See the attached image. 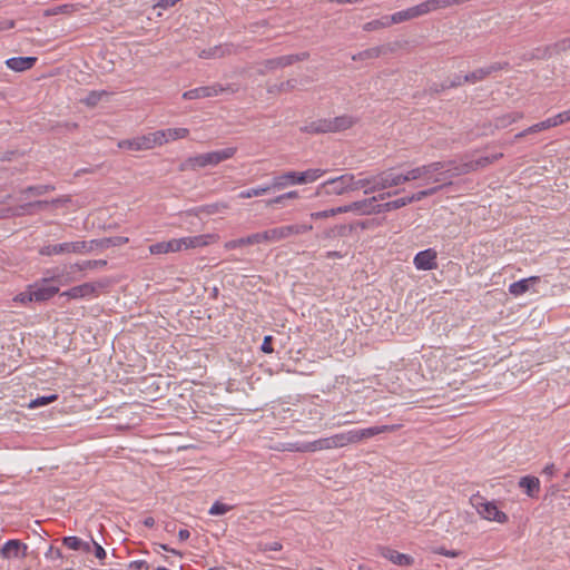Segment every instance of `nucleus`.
<instances>
[{"instance_id":"36","label":"nucleus","mask_w":570,"mask_h":570,"mask_svg":"<svg viewBox=\"0 0 570 570\" xmlns=\"http://www.w3.org/2000/svg\"><path fill=\"white\" fill-rule=\"evenodd\" d=\"M271 190H274V187H272V183L266 186H259V187L250 188L247 190H243L238 194V197L243 198V199L258 197V196L267 194Z\"/></svg>"},{"instance_id":"5","label":"nucleus","mask_w":570,"mask_h":570,"mask_svg":"<svg viewBox=\"0 0 570 570\" xmlns=\"http://www.w3.org/2000/svg\"><path fill=\"white\" fill-rule=\"evenodd\" d=\"M446 165H451V163L434 161L411 168L405 171V179H407V181L423 180V184L441 183L443 180L444 173L439 171L444 169Z\"/></svg>"},{"instance_id":"24","label":"nucleus","mask_w":570,"mask_h":570,"mask_svg":"<svg viewBox=\"0 0 570 570\" xmlns=\"http://www.w3.org/2000/svg\"><path fill=\"white\" fill-rule=\"evenodd\" d=\"M263 236H264V232L255 233L247 237H243V238H238V239H233V240L225 243V248L230 250V249H235V248L242 247V246L265 243V238H263Z\"/></svg>"},{"instance_id":"29","label":"nucleus","mask_w":570,"mask_h":570,"mask_svg":"<svg viewBox=\"0 0 570 570\" xmlns=\"http://www.w3.org/2000/svg\"><path fill=\"white\" fill-rule=\"evenodd\" d=\"M538 282H539L538 276H532L529 278L520 279L518 282L512 283L509 286V292H510V294H512L514 296L522 295L525 292H528L533 284H535Z\"/></svg>"},{"instance_id":"32","label":"nucleus","mask_w":570,"mask_h":570,"mask_svg":"<svg viewBox=\"0 0 570 570\" xmlns=\"http://www.w3.org/2000/svg\"><path fill=\"white\" fill-rule=\"evenodd\" d=\"M450 163H451V165H446L445 166V167H450V168L444 173V175L448 174V173H451L449 175V178H452V177H455V176L465 175V174H469L471 171H474V167H473V164H472L471 160L462 163V164L456 165V166L453 165V161H450Z\"/></svg>"},{"instance_id":"58","label":"nucleus","mask_w":570,"mask_h":570,"mask_svg":"<svg viewBox=\"0 0 570 570\" xmlns=\"http://www.w3.org/2000/svg\"><path fill=\"white\" fill-rule=\"evenodd\" d=\"M129 570H149V564L145 560H135L128 564Z\"/></svg>"},{"instance_id":"8","label":"nucleus","mask_w":570,"mask_h":570,"mask_svg":"<svg viewBox=\"0 0 570 570\" xmlns=\"http://www.w3.org/2000/svg\"><path fill=\"white\" fill-rule=\"evenodd\" d=\"M238 91V87L234 83H227V85H220V83H214L210 86H204L190 89L188 91H185L183 94V98L186 100H194V99H200V98H209V97H216L222 94H235Z\"/></svg>"},{"instance_id":"1","label":"nucleus","mask_w":570,"mask_h":570,"mask_svg":"<svg viewBox=\"0 0 570 570\" xmlns=\"http://www.w3.org/2000/svg\"><path fill=\"white\" fill-rule=\"evenodd\" d=\"M384 430H350L348 432L337 433L328 438H322L311 442H287L282 443L277 450L289 452H316L325 449L345 446L350 443L368 439Z\"/></svg>"},{"instance_id":"16","label":"nucleus","mask_w":570,"mask_h":570,"mask_svg":"<svg viewBox=\"0 0 570 570\" xmlns=\"http://www.w3.org/2000/svg\"><path fill=\"white\" fill-rule=\"evenodd\" d=\"M118 147L121 149L129 150H148L153 149L155 146V139H153V135L147 134L144 136L135 137L131 139H124L118 142Z\"/></svg>"},{"instance_id":"59","label":"nucleus","mask_w":570,"mask_h":570,"mask_svg":"<svg viewBox=\"0 0 570 570\" xmlns=\"http://www.w3.org/2000/svg\"><path fill=\"white\" fill-rule=\"evenodd\" d=\"M466 81H463V77L461 76H455L452 80L450 81H446L442 85V88H454V87H459V86H462L463 83H465Z\"/></svg>"},{"instance_id":"17","label":"nucleus","mask_w":570,"mask_h":570,"mask_svg":"<svg viewBox=\"0 0 570 570\" xmlns=\"http://www.w3.org/2000/svg\"><path fill=\"white\" fill-rule=\"evenodd\" d=\"M106 283L97 282V283H83L81 285L75 286L63 293L61 296H66L68 298L77 299L86 296L94 295L98 292L99 288H104Z\"/></svg>"},{"instance_id":"18","label":"nucleus","mask_w":570,"mask_h":570,"mask_svg":"<svg viewBox=\"0 0 570 570\" xmlns=\"http://www.w3.org/2000/svg\"><path fill=\"white\" fill-rule=\"evenodd\" d=\"M507 67V62H494L491 63L490 66L479 68L470 73H466L465 76H463V81H468L469 83H475L484 80L487 77Z\"/></svg>"},{"instance_id":"48","label":"nucleus","mask_w":570,"mask_h":570,"mask_svg":"<svg viewBox=\"0 0 570 570\" xmlns=\"http://www.w3.org/2000/svg\"><path fill=\"white\" fill-rule=\"evenodd\" d=\"M55 187L52 185H38V186H30L26 189H23L22 194H32L35 196H41L48 191L53 190Z\"/></svg>"},{"instance_id":"21","label":"nucleus","mask_w":570,"mask_h":570,"mask_svg":"<svg viewBox=\"0 0 570 570\" xmlns=\"http://www.w3.org/2000/svg\"><path fill=\"white\" fill-rule=\"evenodd\" d=\"M436 252L432 248L419 252L414 257V265L421 271H431L436 268Z\"/></svg>"},{"instance_id":"61","label":"nucleus","mask_w":570,"mask_h":570,"mask_svg":"<svg viewBox=\"0 0 570 570\" xmlns=\"http://www.w3.org/2000/svg\"><path fill=\"white\" fill-rule=\"evenodd\" d=\"M297 86L296 79H289L279 85V91H291Z\"/></svg>"},{"instance_id":"49","label":"nucleus","mask_w":570,"mask_h":570,"mask_svg":"<svg viewBox=\"0 0 570 570\" xmlns=\"http://www.w3.org/2000/svg\"><path fill=\"white\" fill-rule=\"evenodd\" d=\"M387 170H389V184H390L391 188L407 183V179H405V177H406L405 173L396 174L392 169H387Z\"/></svg>"},{"instance_id":"41","label":"nucleus","mask_w":570,"mask_h":570,"mask_svg":"<svg viewBox=\"0 0 570 570\" xmlns=\"http://www.w3.org/2000/svg\"><path fill=\"white\" fill-rule=\"evenodd\" d=\"M341 213H347L346 205L345 206H341V207H336V208H332V209H326V210H322V212L312 213L311 217L314 218V219H321V218L332 217V216H335V215L341 214Z\"/></svg>"},{"instance_id":"50","label":"nucleus","mask_w":570,"mask_h":570,"mask_svg":"<svg viewBox=\"0 0 570 570\" xmlns=\"http://www.w3.org/2000/svg\"><path fill=\"white\" fill-rule=\"evenodd\" d=\"M233 509L232 505H227L225 503H222L220 501H215L213 505L210 507L208 513L210 515H223L230 511Z\"/></svg>"},{"instance_id":"63","label":"nucleus","mask_w":570,"mask_h":570,"mask_svg":"<svg viewBox=\"0 0 570 570\" xmlns=\"http://www.w3.org/2000/svg\"><path fill=\"white\" fill-rule=\"evenodd\" d=\"M14 20H0V31L14 28Z\"/></svg>"},{"instance_id":"2","label":"nucleus","mask_w":570,"mask_h":570,"mask_svg":"<svg viewBox=\"0 0 570 570\" xmlns=\"http://www.w3.org/2000/svg\"><path fill=\"white\" fill-rule=\"evenodd\" d=\"M212 235H198L183 238H174L168 242H159L149 246V252L153 255H160L167 253H176L183 249L203 247L209 244Z\"/></svg>"},{"instance_id":"30","label":"nucleus","mask_w":570,"mask_h":570,"mask_svg":"<svg viewBox=\"0 0 570 570\" xmlns=\"http://www.w3.org/2000/svg\"><path fill=\"white\" fill-rule=\"evenodd\" d=\"M62 544L71 550L91 551V544L89 542H83L80 538L75 535L63 537Z\"/></svg>"},{"instance_id":"23","label":"nucleus","mask_w":570,"mask_h":570,"mask_svg":"<svg viewBox=\"0 0 570 570\" xmlns=\"http://www.w3.org/2000/svg\"><path fill=\"white\" fill-rule=\"evenodd\" d=\"M129 242L128 237L124 236H114V237H106L101 239H92L90 242H87L88 253L92 252L95 248H109L115 246H122Z\"/></svg>"},{"instance_id":"44","label":"nucleus","mask_w":570,"mask_h":570,"mask_svg":"<svg viewBox=\"0 0 570 570\" xmlns=\"http://www.w3.org/2000/svg\"><path fill=\"white\" fill-rule=\"evenodd\" d=\"M503 155L502 154H495L493 156H484V157H480L479 159L476 160H471L472 164H473V167H474V171L480 169V168H484L487 166H489L490 164L494 163L495 160L500 159Z\"/></svg>"},{"instance_id":"39","label":"nucleus","mask_w":570,"mask_h":570,"mask_svg":"<svg viewBox=\"0 0 570 570\" xmlns=\"http://www.w3.org/2000/svg\"><path fill=\"white\" fill-rule=\"evenodd\" d=\"M441 189V186H435V187H432V188H429V189H424V190H420L411 196H406L405 197V200H406V205L413 203V202H420L422 200L423 198L428 197V196H432L434 195L435 193H438L439 190Z\"/></svg>"},{"instance_id":"35","label":"nucleus","mask_w":570,"mask_h":570,"mask_svg":"<svg viewBox=\"0 0 570 570\" xmlns=\"http://www.w3.org/2000/svg\"><path fill=\"white\" fill-rule=\"evenodd\" d=\"M404 206H406L405 197H401V198H397V199H394L391 202L377 204L376 212H377V214H381V213H385V212L395 210V209L402 208Z\"/></svg>"},{"instance_id":"60","label":"nucleus","mask_w":570,"mask_h":570,"mask_svg":"<svg viewBox=\"0 0 570 570\" xmlns=\"http://www.w3.org/2000/svg\"><path fill=\"white\" fill-rule=\"evenodd\" d=\"M272 341H273V337L271 335H267L264 337V341H263V344L261 346V350L264 352V353H267V354H271L273 353V346H272Z\"/></svg>"},{"instance_id":"9","label":"nucleus","mask_w":570,"mask_h":570,"mask_svg":"<svg viewBox=\"0 0 570 570\" xmlns=\"http://www.w3.org/2000/svg\"><path fill=\"white\" fill-rule=\"evenodd\" d=\"M470 501L483 519L499 523H504L508 521V515L500 511L494 502L487 501L481 495H473Z\"/></svg>"},{"instance_id":"52","label":"nucleus","mask_w":570,"mask_h":570,"mask_svg":"<svg viewBox=\"0 0 570 570\" xmlns=\"http://www.w3.org/2000/svg\"><path fill=\"white\" fill-rule=\"evenodd\" d=\"M570 120V109L562 111L550 118L552 127H557Z\"/></svg>"},{"instance_id":"33","label":"nucleus","mask_w":570,"mask_h":570,"mask_svg":"<svg viewBox=\"0 0 570 570\" xmlns=\"http://www.w3.org/2000/svg\"><path fill=\"white\" fill-rule=\"evenodd\" d=\"M522 118H523V112H521V111L509 112V114H505V115H502V116L495 118L494 126H495V128H499V129L505 128L509 125H511Z\"/></svg>"},{"instance_id":"45","label":"nucleus","mask_w":570,"mask_h":570,"mask_svg":"<svg viewBox=\"0 0 570 570\" xmlns=\"http://www.w3.org/2000/svg\"><path fill=\"white\" fill-rule=\"evenodd\" d=\"M415 8L419 17L428 14L438 10L436 0H426L415 6Z\"/></svg>"},{"instance_id":"6","label":"nucleus","mask_w":570,"mask_h":570,"mask_svg":"<svg viewBox=\"0 0 570 570\" xmlns=\"http://www.w3.org/2000/svg\"><path fill=\"white\" fill-rule=\"evenodd\" d=\"M356 119L350 115H342L333 119H318L311 122L305 127V130L311 134L320 132H336L351 128Z\"/></svg>"},{"instance_id":"57","label":"nucleus","mask_w":570,"mask_h":570,"mask_svg":"<svg viewBox=\"0 0 570 570\" xmlns=\"http://www.w3.org/2000/svg\"><path fill=\"white\" fill-rule=\"evenodd\" d=\"M45 557L50 560H58V559H62V552L59 548H55L53 546H50L48 551L45 553Z\"/></svg>"},{"instance_id":"7","label":"nucleus","mask_w":570,"mask_h":570,"mask_svg":"<svg viewBox=\"0 0 570 570\" xmlns=\"http://www.w3.org/2000/svg\"><path fill=\"white\" fill-rule=\"evenodd\" d=\"M313 229L312 224H292L285 226L274 227L267 230H264L265 243H277L281 240L288 239L293 236L302 235L308 233Z\"/></svg>"},{"instance_id":"3","label":"nucleus","mask_w":570,"mask_h":570,"mask_svg":"<svg viewBox=\"0 0 570 570\" xmlns=\"http://www.w3.org/2000/svg\"><path fill=\"white\" fill-rule=\"evenodd\" d=\"M235 147H227L222 150H215L206 154L196 155L184 160L179 169L185 170H196L198 168H204L207 166H216L219 163L232 158L236 154Z\"/></svg>"},{"instance_id":"38","label":"nucleus","mask_w":570,"mask_h":570,"mask_svg":"<svg viewBox=\"0 0 570 570\" xmlns=\"http://www.w3.org/2000/svg\"><path fill=\"white\" fill-rule=\"evenodd\" d=\"M47 206H49L48 200H37V202L28 203V204H24V205H21L18 207L17 215L32 214L33 209H43Z\"/></svg>"},{"instance_id":"22","label":"nucleus","mask_w":570,"mask_h":570,"mask_svg":"<svg viewBox=\"0 0 570 570\" xmlns=\"http://www.w3.org/2000/svg\"><path fill=\"white\" fill-rule=\"evenodd\" d=\"M570 49V37L562 39L551 46H547L543 49L538 48L533 53L534 58L544 59L550 58L553 55L560 53L562 51H567Z\"/></svg>"},{"instance_id":"4","label":"nucleus","mask_w":570,"mask_h":570,"mask_svg":"<svg viewBox=\"0 0 570 570\" xmlns=\"http://www.w3.org/2000/svg\"><path fill=\"white\" fill-rule=\"evenodd\" d=\"M325 173L326 170L320 168H311L302 173L286 171L273 177L272 187H274V190H282L288 186L313 183Z\"/></svg>"},{"instance_id":"25","label":"nucleus","mask_w":570,"mask_h":570,"mask_svg":"<svg viewBox=\"0 0 570 570\" xmlns=\"http://www.w3.org/2000/svg\"><path fill=\"white\" fill-rule=\"evenodd\" d=\"M36 57H13L6 60V65L13 71H24L33 67Z\"/></svg>"},{"instance_id":"14","label":"nucleus","mask_w":570,"mask_h":570,"mask_svg":"<svg viewBox=\"0 0 570 570\" xmlns=\"http://www.w3.org/2000/svg\"><path fill=\"white\" fill-rule=\"evenodd\" d=\"M50 282H55V279H47V275L45 273L43 277L39 282L31 285L36 302L48 301L59 292V287L50 285Z\"/></svg>"},{"instance_id":"28","label":"nucleus","mask_w":570,"mask_h":570,"mask_svg":"<svg viewBox=\"0 0 570 570\" xmlns=\"http://www.w3.org/2000/svg\"><path fill=\"white\" fill-rule=\"evenodd\" d=\"M389 51H393V48L390 45L377 46L358 52L357 55L353 56V60L374 59L387 53Z\"/></svg>"},{"instance_id":"40","label":"nucleus","mask_w":570,"mask_h":570,"mask_svg":"<svg viewBox=\"0 0 570 570\" xmlns=\"http://www.w3.org/2000/svg\"><path fill=\"white\" fill-rule=\"evenodd\" d=\"M229 205L227 203H214L204 205L199 208L200 213H205L207 215H213L217 213H223L224 210L228 209Z\"/></svg>"},{"instance_id":"27","label":"nucleus","mask_w":570,"mask_h":570,"mask_svg":"<svg viewBox=\"0 0 570 570\" xmlns=\"http://www.w3.org/2000/svg\"><path fill=\"white\" fill-rule=\"evenodd\" d=\"M383 557L393 562L394 564L402 566V567H409L412 566L414 562V559L405 553H401L396 550L392 549H385L383 551Z\"/></svg>"},{"instance_id":"53","label":"nucleus","mask_w":570,"mask_h":570,"mask_svg":"<svg viewBox=\"0 0 570 570\" xmlns=\"http://www.w3.org/2000/svg\"><path fill=\"white\" fill-rule=\"evenodd\" d=\"M91 549H94L95 557L99 559L100 561L105 560L107 558V552L102 548L101 544L96 542L94 539H91Z\"/></svg>"},{"instance_id":"15","label":"nucleus","mask_w":570,"mask_h":570,"mask_svg":"<svg viewBox=\"0 0 570 570\" xmlns=\"http://www.w3.org/2000/svg\"><path fill=\"white\" fill-rule=\"evenodd\" d=\"M28 556V546L18 539L8 540L0 549L3 559H23Z\"/></svg>"},{"instance_id":"19","label":"nucleus","mask_w":570,"mask_h":570,"mask_svg":"<svg viewBox=\"0 0 570 570\" xmlns=\"http://www.w3.org/2000/svg\"><path fill=\"white\" fill-rule=\"evenodd\" d=\"M189 134L187 128H168L151 132L155 146H161L168 141L186 138Z\"/></svg>"},{"instance_id":"11","label":"nucleus","mask_w":570,"mask_h":570,"mask_svg":"<svg viewBox=\"0 0 570 570\" xmlns=\"http://www.w3.org/2000/svg\"><path fill=\"white\" fill-rule=\"evenodd\" d=\"M354 175L344 174L336 178H331L322 184L321 188L326 195H343L353 191Z\"/></svg>"},{"instance_id":"37","label":"nucleus","mask_w":570,"mask_h":570,"mask_svg":"<svg viewBox=\"0 0 570 570\" xmlns=\"http://www.w3.org/2000/svg\"><path fill=\"white\" fill-rule=\"evenodd\" d=\"M373 183L374 185L372 187V190H375V193L391 188L389 184V170H384L374 175Z\"/></svg>"},{"instance_id":"42","label":"nucleus","mask_w":570,"mask_h":570,"mask_svg":"<svg viewBox=\"0 0 570 570\" xmlns=\"http://www.w3.org/2000/svg\"><path fill=\"white\" fill-rule=\"evenodd\" d=\"M58 400V394H50V395H46V396H38L33 400H31L28 404V407L29 409H37L39 406H43V405H47L51 402H55Z\"/></svg>"},{"instance_id":"43","label":"nucleus","mask_w":570,"mask_h":570,"mask_svg":"<svg viewBox=\"0 0 570 570\" xmlns=\"http://www.w3.org/2000/svg\"><path fill=\"white\" fill-rule=\"evenodd\" d=\"M391 26V21H390V18L389 16H385L381 19H376V20H372L370 22H366L364 24V30L365 31H373V30H377V29H381V28H386Z\"/></svg>"},{"instance_id":"64","label":"nucleus","mask_w":570,"mask_h":570,"mask_svg":"<svg viewBox=\"0 0 570 570\" xmlns=\"http://www.w3.org/2000/svg\"><path fill=\"white\" fill-rule=\"evenodd\" d=\"M68 202H70V198L68 196H62V197L52 199L51 202H49V205L57 207V206H59L61 204H66Z\"/></svg>"},{"instance_id":"34","label":"nucleus","mask_w":570,"mask_h":570,"mask_svg":"<svg viewBox=\"0 0 570 570\" xmlns=\"http://www.w3.org/2000/svg\"><path fill=\"white\" fill-rule=\"evenodd\" d=\"M373 180L374 175L358 179H356V177L354 176L353 191L363 189L365 195L375 193V190H372V187L374 185Z\"/></svg>"},{"instance_id":"10","label":"nucleus","mask_w":570,"mask_h":570,"mask_svg":"<svg viewBox=\"0 0 570 570\" xmlns=\"http://www.w3.org/2000/svg\"><path fill=\"white\" fill-rule=\"evenodd\" d=\"M88 247L86 240H78V242H69V243H62V244H55V245H46L40 248L39 253L43 256H53V255H61V254H86L88 253Z\"/></svg>"},{"instance_id":"26","label":"nucleus","mask_w":570,"mask_h":570,"mask_svg":"<svg viewBox=\"0 0 570 570\" xmlns=\"http://www.w3.org/2000/svg\"><path fill=\"white\" fill-rule=\"evenodd\" d=\"M519 487L524 490L528 497L538 498L540 492V480L533 475H525L519 480Z\"/></svg>"},{"instance_id":"51","label":"nucleus","mask_w":570,"mask_h":570,"mask_svg":"<svg viewBox=\"0 0 570 570\" xmlns=\"http://www.w3.org/2000/svg\"><path fill=\"white\" fill-rule=\"evenodd\" d=\"M80 266V272L87 271V269H96V268H102L107 265V261L105 259H97V261H85L81 263H78Z\"/></svg>"},{"instance_id":"13","label":"nucleus","mask_w":570,"mask_h":570,"mask_svg":"<svg viewBox=\"0 0 570 570\" xmlns=\"http://www.w3.org/2000/svg\"><path fill=\"white\" fill-rule=\"evenodd\" d=\"M391 196V193H384L380 194L377 197L373 196L367 199L354 202L350 205H346L347 212H356L361 215H371V214H377L376 206L377 200H383L385 197Z\"/></svg>"},{"instance_id":"20","label":"nucleus","mask_w":570,"mask_h":570,"mask_svg":"<svg viewBox=\"0 0 570 570\" xmlns=\"http://www.w3.org/2000/svg\"><path fill=\"white\" fill-rule=\"evenodd\" d=\"M307 57H308V55L306 52L287 55V56L267 59L266 61H264L263 65H264L265 70H275L278 68H284V67L291 66L297 61H303V60L307 59Z\"/></svg>"},{"instance_id":"12","label":"nucleus","mask_w":570,"mask_h":570,"mask_svg":"<svg viewBox=\"0 0 570 570\" xmlns=\"http://www.w3.org/2000/svg\"><path fill=\"white\" fill-rule=\"evenodd\" d=\"M78 263L65 265L63 267H56L46 271L47 279H55V282L67 285L78 279L77 273L80 272Z\"/></svg>"},{"instance_id":"62","label":"nucleus","mask_w":570,"mask_h":570,"mask_svg":"<svg viewBox=\"0 0 570 570\" xmlns=\"http://www.w3.org/2000/svg\"><path fill=\"white\" fill-rule=\"evenodd\" d=\"M438 553L442 554V556H445V557H450V558H455L460 554L459 551H455V550H448L445 548H440L438 550Z\"/></svg>"},{"instance_id":"46","label":"nucleus","mask_w":570,"mask_h":570,"mask_svg":"<svg viewBox=\"0 0 570 570\" xmlns=\"http://www.w3.org/2000/svg\"><path fill=\"white\" fill-rule=\"evenodd\" d=\"M226 51L227 50L225 48L217 46V47L210 48L208 50H202L198 53V56H199V58H203V59L217 58V57H223L226 53Z\"/></svg>"},{"instance_id":"54","label":"nucleus","mask_w":570,"mask_h":570,"mask_svg":"<svg viewBox=\"0 0 570 570\" xmlns=\"http://www.w3.org/2000/svg\"><path fill=\"white\" fill-rule=\"evenodd\" d=\"M552 128V125H551V121H550V118L543 120V121H540L538 124H534L532 126H530L528 128V131H533V134L535 132H539V131H542V130H547V129H550Z\"/></svg>"},{"instance_id":"55","label":"nucleus","mask_w":570,"mask_h":570,"mask_svg":"<svg viewBox=\"0 0 570 570\" xmlns=\"http://www.w3.org/2000/svg\"><path fill=\"white\" fill-rule=\"evenodd\" d=\"M16 301L20 302V303H27V302H36V298L33 297V292H32V288H31V285L28 287L27 291L18 294L16 296Z\"/></svg>"},{"instance_id":"56","label":"nucleus","mask_w":570,"mask_h":570,"mask_svg":"<svg viewBox=\"0 0 570 570\" xmlns=\"http://www.w3.org/2000/svg\"><path fill=\"white\" fill-rule=\"evenodd\" d=\"M105 92H98V91H91L83 100V102L90 107H94L98 104V101L100 100L101 96L104 95Z\"/></svg>"},{"instance_id":"47","label":"nucleus","mask_w":570,"mask_h":570,"mask_svg":"<svg viewBox=\"0 0 570 570\" xmlns=\"http://www.w3.org/2000/svg\"><path fill=\"white\" fill-rule=\"evenodd\" d=\"M76 10H77L76 4L66 3V4L58 6L53 9L47 10L46 16H56V14H60V13L70 14L72 12H75Z\"/></svg>"},{"instance_id":"31","label":"nucleus","mask_w":570,"mask_h":570,"mask_svg":"<svg viewBox=\"0 0 570 570\" xmlns=\"http://www.w3.org/2000/svg\"><path fill=\"white\" fill-rule=\"evenodd\" d=\"M389 18H390L391 24H394V23H401L403 21L419 18V16L416 12V8L414 6V7L405 9V10L397 11V12L389 16Z\"/></svg>"}]
</instances>
